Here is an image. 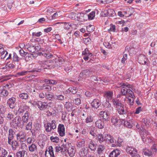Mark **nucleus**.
<instances>
[{
	"instance_id": "ea45409f",
	"label": "nucleus",
	"mask_w": 157,
	"mask_h": 157,
	"mask_svg": "<svg viewBox=\"0 0 157 157\" xmlns=\"http://www.w3.org/2000/svg\"><path fill=\"white\" fill-rule=\"evenodd\" d=\"M28 95L27 94L22 93L19 95V97L22 99H27L28 98Z\"/></svg>"
},
{
	"instance_id": "774afa93",
	"label": "nucleus",
	"mask_w": 157,
	"mask_h": 157,
	"mask_svg": "<svg viewBox=\"0 0 157 157\" xmlns=\"http://www.w3.org/2000/svg\"><path fill=\"white\" fill-rule=\"evenodd\" d=\"M74 102L75 105H78L81 103V100L79 98H77L75 99V100L74 101Z\"/></svg>"
},
{
	"instance_id": "a19ab883",
	"label": "nucleus",
	"mask_w": 157,
	"mask_h": 157,
	"mask_svg": "<svg viewBox=\"0 0 157 157\" xmlns=\"http://www.w3.org/2000/svg\"><path fill=\"white\" fill-rule=\"evenodd\" d=\"M151 143L152 144L151 149L153 152H156L157 151V147L156 145L155 144L154 141H152Z\"/></svg>"
},
{
	"instance_id": "13d9d810",
	"label": "nucleus",
	"mask_w": 157,
	"mask_h": 157,
	"mask_svg": "<svg viewBox=\"0 0 157 157\" xmlns=\"http://www.w3.org/2000/svg\"><path fill=\"white\" fill-rule=\"evenodd\" d=\"M19 57L15 53H13V60L15 61H18L19 60Z\"/></svg>"
},
{
	"instance_id": "6e6552de",
	"label": "nucleus",
	"mask_w": 157,
	"mask_h": 157,
	"mask_svg": "<svg viewBox=\"0 0 157 157\" xmlns=\"http://www.w3.org/2000/svg\"><path fill=\"white\" fill-rule=\"evenodd\" d=\"M104 15L105 17L109 16L113 17L115 15V13L114 10L113 9H109L105 11Z\"/></svg>"
},
{
	"instance_id": "4be33fe9",
	"label": "nucleus",
	"mask_w": 157,
	"mask_h": 157,
	"mask_svg": "<svg viewBox=\"0 0 157 157\" xmlns=\"http://www.w3.org/2000/svg\"><path fill=\"white\" fill-rule=\"evenodd\" d=\"M111 122L113 124L115 125H117L120 122L121 120L119 119V117H113L111 119Z\"/></svg>"
},
{
	"instance_id": "c756f323",
	"label": "nucleus",
	"mask_w": 157,
	"mask_h": 157,
	"mask_svg": "<svg viewBox=\"0 0 157 157\" xmlns=\"http://www.w3.org/2000/svg\"><path fill=\"white\" fill-rule=\"evenodd\" d=\"M44 81L48 84H49L52 85H56L57 83V81L56 80L52 79L50 80H47L46 79H44Z\"/></svg>"
},
{
	"instance_id": "603ef678",
	"label": "nucleus",
	"mask_w": 157,
	"mask_h": 157,
	"mask_svg": "<svg viewBox=\"0 0 157 157\" xmlns=\"http://www.w3.org/2000/svg\"><path fill=\"white\" fill-rule=\"evenodd\" d=\"M144 155L149 156L152 155V152L149 150H147L143 152Z\"/></svg>"
},
{
	"instance_id": "1a4fd4ad",
	"label": "nucleus",
	"mask_w": 157,
	"mask_h": 157,
	"mask_svg": "<svg viewBox=\"0 0 157 157\" xmlns=\"http://www.w3.org/2000/svg\"><path fill=\"white\" fill-rule=\"evenodd\" d=\"M29 151L31 153H35L37 151V148L36 145L34 143L28 146Z\"/></svg>"
},
{
	"instance_id": "e433bc0d",
	"label": "nucleus",
	"mask_w": 157,
	"mask_h": 157,
	"mask_svg": "<svg viewBox=\"0 0 157 157\" xmlns=\"http://www.w3.org/2000/svg\"><path fill=\"white\" fill-rule=\"evenodd\" d=\"M68 90L70 93L74 94H76L78 91L77 89L75 87H70L69 88Z\"/></svg>"
},
{
	"instance_id": "8fccbe9b",
	"label": "nucleus",
	"mask_w": 157,
	"mask_h": 157,
	"mask_svg": "<svg viewBox=\"0 0 157 157\" xmlns=\"http://www.w3.org/2000/svg\"><path fill=\"white\" fill-rule=\"evenodd\" d=\"M29 118L26 117L25 116H23L22 117V124L23 125L25 124L28 122Z\"/></svg>"
},
{
	"instance_id": "79ce46f5",
	"label": "nucleus",
	"mask_w": 157,
	"mask_h": 157,
	"mask_svg": "<svg viewBox=\"0 0 157 157\" xmlns=\"http://www.w3.org/2000/svg\"><path fill=\"white\" fill-rule=\"evenodd\" d=\"M25 151H19L16 154V157H24L25 155Z\"/></svg>"
},
{
	"instance_id": "37998d69",
	"label": "nucleus",
	"mask_w": 157,
	"mask_h": 157,
	"mask_svg": "<svg viewBox=\"0 0 157 157\" xmlns=\"http://www.w3.org/2000/svg\"><path fill=\"white\" fill-rule=\"evenodd\" d=\"M109 115L108 113L106 112L105 114L102 116L103 117L104 121H108L109 120Z\"/></svg>"
},
{
	"instance_id": "20e7f679",
	"label": "nucleus",
	"mask_w": 157,
	"mask_h": 157,
	"mask_svg": "<svg viewBox=\"0 0 157 157\" xmlns=\"http://www.w3.org/2000/svg\"><path fill=\"white\" fill-rule=\"evenodd\" d=\"M45 152V157H54V154L53 149L52 146H50L49 147Z\"/></svg>"
},
{
	"instance_id": "5fc2aeb1",
	"label": "nucleus",
	"mask_w": 157,
	"mask_h": 157,
	"mask_svg": "<svg viewBox=\"0 0 157 157\" xmlns=\"http://www.w3.org/2000/svg\"><path fill=\"white\" fill-rule=\"evenodd\" d=\"M95 16V13L92 12L90 13L88 15V17L89 19L92 20L93 19Z\"/></svg>"
},
{
	"instance_id": "680f3d73",
	"label": "nucleus",
	"mask_w": 157,
	"mask_h": 157,
	"mask_svg": "<svg viewBox=\"0 0 157 157\" xmlns=\"http://www.w3.org/2000/svg\"><path fill=\"white\" fill-rule=\"evenodd\" d=\"M42 34V33L40 32H39L37 33H35V32H33L32 33V36H35L36 37H39Z\"/></svg>"
},
{
	"instance_id": "0eeeda50",
	"label": "nucleus",
	"mask_w": 157,
	"mask_h": 157,
	"mask_svg": "<svg viewBox=\"0 0 157 157\" xmlns=\"http://www.w3.org/2000/svg\"><path fill=\"white\" fill-rule=\"evenodd\" d=\"M15 98L14 97H12L8 100L7 103L10 108H14L15 106Z\"/></svg>"
},
{
	"instance_id": "052dcab7",
	"label": "nucleus",
	"mask_w": 157,
	"mask_h": 157,
	"mask_svg": "<svg viewBox=\"0 0 157 157\" xmlns=\"http://www.w3.org/2000/svg\"><path fill=\"white\" fill-rule=\"evenodd\" d=\"M26 141L27 142L28 144H31L33 143L35 140H33V138L31 137H28L26 140Z\"/></svg>"
},
{
	"instance_id": "49530a36",
	"label": "nucleus",
	"mask_w": 157,
	"mask_h": 157,
	"mask_svg": "<svg viewBox=\"0 0 157 157\" xmlns=\"http://www.w3.org/2000/svg\"><path fill=\"white\" fill-rule=\"evenodd\" d=\"M32 128V122H29L25 126V129L27 130H31Z\"/></svg>"
},
{
	"instance_id": "864d4df0",
	"label": "nucleus",
	"mask_w": 157,
	"mask_h": 157,
	"mask_svg": "<svg viewBox=\"0 0 157 157\" xmlns=\"http://www.w3.org/2000/svg\"><path fill=\"white\" fill-rule=\"evenodd\" d=\"M51 140L53 142L57 143L59 141V139L57 136H52L50 137Z\"/></svg>"
},
{
	"instance_id": "6ab92c4d",
	"label": "nucleus",
	"mask_w": 157,
	"mask_h": 157,
	"mask_svg": "<svg viewBox=\"0 0 157 157\" xmlns=\"http://www.w3.org/2000/svg\"><path fill=\"white\" fill-rule=\"evenodd\" d=\"M100 105L101 103L98 99H94L91 103L92 106L94 108H98Z\"/></svg>"
},
{
	"instance_id": "aec40b11",
	"label": "nucleus",
	"mask_w": 157,
	"mask_h": 157,
	"mask_svg": "<svg viewBox=\"0 0 157 157\" xmlns=\"http://www.w3.org/2000/svg\"><path fill=\"white\" fill-rule=\"evenodd\" d=\"M136 149L131 147H128L126 148L127 153H129L132 155L136 153Z\"/></svg>"
},
{
	"instance_id": "2eb2a0df",
	"label": "nucleus",
	"mask_w": 157,
	"mask_h": 157,
	"mask_svg": "<svg viewBox=\"0 0 157 157\" xmlns=\"http://www.w3.org/2000/svg\"><path fill=\"white\" fill-rule=\"evenodd\" d=\"M88 153V151L85 148H82L79 151V155L80 157L86 156Z\"/></svg>"
},
{
	"instance_id": "f03ea898",
	"label": "nucleus",
	"mask_w": 157,
	"mask_h": 157,
	"mask_svg": "<svg viewBox=\"0 0 157 157\" xmlns=\"http://www.w3.org/2000/svg\"><path fill=\"white\" fill-rule=\"evenodd\" d=\"M113 96V92L111 91H107L104 95V97L106 99V107H111L110 103L109 101L111 100Z\"/></svg>"
},
{
	"instance_id": "7ed1b4c3",
	"label": "nucleus",
	"mask_w": 157,
	"mask_h": 157,
	"mask_svg": "<svg viewBox=\"0 0 157 157\" xmlns=\"http://www.w3.org/2000/svg\"><path fill=\"white\" fill-rule=\"evenodd\" d=\"M56 121L53 120L52 121L51 123L48 124L45 127L46 131L47 132H50L52 131V129H55L56 127Z\"/></svg>"
},
{
	"instance_id": "de8ad7c7",
	"label": "nucleus",
	"mask_w": 157,
	"mask_h": 157,
	"mask_svg": "<svg viewBox=\"0 0 157 157\" xmlns=\"http://www.w3.org/2000/svg\"><path fill=\"white\" fill-rule=\"evenodd\" d=\"M41 89L42 90H50L51 89V86L49 85H47L45 84L43 85V86L41 87Z\"/></svg>"
},
{
	"instance_id": "7c9ffc66",
	"label": "nucleus",
	"mask_w": 157,
	"mask_h": 157,
	"mask_svg": "<svg viewBox=\"0 0 157 157\" xmlns=\"http://www.w3.org/2000/svg\"><path fill=\"white\" fill-rule=\"evenodd\" d=\"M113 105L116 106V107H122V108L124 107V105H123L120 102L117 101H116L114 99H113Z\"/></svg>"
},
{
	"instance_id": "423d86ee",
	"label": "nucleus",
	"mask_w": 157,
	"mask_h": 157,
	"mask_svg": "<svg viewBox=\"0 0 157 157\" xmlns=\"http://www.w3.org/2000/svg\"><path fill=\"white\" fill-rule=\"evenodd\" d=\"M138 60L139 63L144 65L147 63V58L144 55H141L138 57Z\"/></svg>"
},
{
	"instance_id": "0e129e2a",
	"label": "nucleus",
	"mask_w": 157,
	"mask_h": 157,
	"mask_svg": "<svg viewBox=\"0 0 157 157\" xmlns=\"http://www.w3.org/2000/svg\"><path fill=\"white\" fill-rule=\"evenodd\" d=\"M127 59V54H124L123 55V58L122 59L121 62L123 63H125V61Z\"/></svg>"
},
{
	"instance_id": "9d476101",
	"label": "nucleus",
	"mask_w": 157,
	"mask_h": 157,
	"mask_svg": "<svg viewBox=\"0 0 157 157\" xmlns=\"http://www.w3.org/2000/svg\"><path fill=\"white\" fill-rule=\"evenodd\" d=\"M58 131L61 136H63L65 135V128L63 124H59L58 128Z\"/></svg>"
},
{
	"instance_id": "473e14b6",
	"label": "nucleus",
	"mask_w": 157,
	"mask_h": 157,
	"mask_svg": "<svg viewBox=\"0 0 157 157\" xmlns=\"http://www.w3.org/2000/svg\"><path fill=\"white\" fill-rule=\"evenodd\" d=\"M91 80L94 82L97 81V82L99 83L101 79L100 78L97 77L95 76H93L91 78Z\"/></svg>"
},
{
	"instance_id": "bf43d9fd",
	"label": "nucleus",
	"mask_w": 157,
	"mask_h": 157,
	"mask_svg": "<svg viewBox=\"0 0 157 157\" xmlns=\"http://www.w3.org/2000/svg\"><path fill=\"white\" fill-rule=\"evenodd\" d=\"M21 148L23 150L22 151H25V150H26L27 148V145L24 143H22L21 144Z\"/></svg>"
},
{
	"instance_id": "a878e982",
	"label": "nucleus",
	"mask_w": 157,
	"mask_h": 157,
	"mask_svg": "<svg viewBox=\"0 0 157 157\" xmlns=\"http://www.w3.org/2000/svg\"><path fill=\"white\" fill-rule=\"evenodd\" d=\"M38 108H47V105L46 102H43L41 101H39L37 103Z\"/></svg>"
},
{
	"instance_id": "58836bf2",
	"label": "nucleus",
	"mask_w": 157,
	"mask_h": 157,
	"mask_svg": "<svg viewBox=\"0 0 157 157\" xmlns=\"http://www.w3.org/2000/svg\"><path fill=\"white\" fill-rule=\"evenodd\" d=\"M72 25H73V24L68 22H65L64 25V28L66 30L69 29L71 26Z\"/></svg>"
},
{
	"instance_id": "dca6fc26",
	"label": "nucleus",
	"mask_w": 157,
	"mask_h": 157,
	"mask_svg": "<svg viewBox=\"0 0 157 157\" xmlns=\"http://www.w3.org/2000/svg\"><path fill=\"white\" fill-rule=\"evenodd\" d=\"M105 141L109 143H114V140L113 137L110 135L106 134L105 135Z\"/></svg>"
},
{
	"instance_id": "a211bd4d",
	"label": "nucleus",
	"mask_w": 157,
	"mask_h": 157,
	"mask_svg": "<svg viewBox=\"0 0 157 157\" xmlns=\"http://www.w3.org/2000/svg\"><path fill=\"white\" fill-rule=\"evenodd\" d=\"M14 132L12 129H10L9 131V135L8 136V143H10L11 140H12L13 138V135Z\"/></svg>"
},
{
	"instance_id": "bb28decb",
	"label": "nucleus",
	"mask_w": 157,
	"mask_h": 157,
	"mask_svg": "<svg viewBox=\"0 0 157 157\" xmlns=\"http://www.w3.org/2000/svg\"><path fill=\"white\" fill-rule=\"evenodd\" d=\"M89 147L91 151H94L96 149V145L92 140L90 141Z\"/></svg>"
},
{
	"instance_id": "4c0bfd02",
	"label": "nucleus",
	"mask_w": 157,
	"mask_h": 157,
	"mask_svg": "<svg viewBox=\"0 0 157 157\" xmlns=\"http://www.w3.org/2000/svg\"><path fill=\"white\" fill-rule=\"evenodd\" d=\"M85 140L84 139H82V140L78 142L77 144V146L78 147L81 148L82 147L84 146L85 145Z\"/></svg>"
},
{
	"instance_id": "412c9836",
	"label": "nucleus",
	"mask_w": 157,
	"mask_h": 157,
	"mask_svg": "<svg viewBox=\"0 0 157 157\" xmlns=\"http://www.w3.org/2000/svg\"><path fill=\"white\" fill-rule=\"evenodd\" d=\"M120 151L117 149L113 150L109 155L110 157H117L120 154Z\"/></svg>"
},
{
	"instance_id": "f8f14e48",
	"label": "nucleus",
	"mask_w": 157,
	"mask_h": 157,
	"mask_svg": "<svg viewBox=\"0 0 157 157\" xmlns=\"http://www.w3.org/2000/svg\"><path fill=\"white\" fill-rule=\"evenodd\" d=\"M95 124L96 127L102 129L104 127V122L101 119L97 120Z\"/></svg>"
},
{
	"instance_id": "393cba45",
	"label": "nucleus",
	"mask_w": 157,
	"mask_h": 157,
	"mask_svg": "<svg viewBox=\"0 0 157 157\" xmlns=\"http://www.w3.org/2000/svg\"><path fill=\"white\" fill-rule=\"evenodd\" d=\"M142 121V122L144 123L146 126L149 125L151 123V118L147 117L143 118Z\"/></svg>"
},
{
	"instance_id": "a18cd8bd",
	"label": "nucleus",
	"mask_w": 157,
	"mask_h": 157,
	"mask_svg": "<svg viewBox=\"0 0 157 157\" xmlns=\"http://www.w3.org/2000/svg\"><path fill=\"white\" fill-rule=\"evenodd\" d=\"M75 14L76 13H74L73 12H71L69 13L68 15V18H71L72 19L75 20Z\"/></svg>"
},
{
	"instance_id": "f257e3e1",
	"label": "nucleus",
	"mask_w": 157,
	"mask_h": 157,
	"mask_svg": "<svg viewBox=\"0 0 157 157\" xmlns=\"http://www.w3.org/2000/svg\"><path fill=\"white\" fill-rule=\"evenodd\" d=\"M53 61L50 60H47L46 61L44 60L43 61H40L39 62L41 66H39L38 68L36 67L33 68L31 70H29L28 71H22L20 72H18L17 75L19 76H23L25 75L28 74V73H34L35 72H39L41 71L42 69L41 67L42 66L44 67V69L46 68L47 67L50 68H52L53 67V65L51 64L53 63Z\"/></svg>"
},
{
	"instance_id": "338daca9",
	"label": "nucleus",
	"mask_w": 157,
	"mask_h": 157,
	"mask_svg": "<svg viewBox=\"0 0 157 157\" xmlns=\"http://www.w3.org/2000/svg\"><path fill=\"white\" fill-rule=\"evenodd\" d=\"M14 67V65L12 63H10L8 64H7L6 65V68L7 69H12Z\"/></svg>"
},
{
	"instance_id": "b1692460",
	"label": "nucleus",
	"mask_w": 157,
	"mask_h": 157,
	"mask_svg": "<svg viewBox=\"0 0 157 157\" xmlns=\"http://www.w3.org/2000/svg\"><path fill=\"white\" fill-rule=\"evenodd\" d=\"M7 154V152L5 149L0 147V157H5Z\"/></svg>"
},
{
	"instance_id": "c03bdc74",
	"label": "nucleus",
	"mask_w": 157,
	"mask_h": 157,
	"mask_svg": "<svg viewBox=\"0 0 157 157\" xmlns=\"http://www.w3.org/2000/svg\"><path fill=\"white\" fill-rule=\"evenodd\" d=\"M8 92L7 90H3L0 92V95L2 97H6L8 95Z\"/></svg>"
},
{
	"instance_id": "39448f33",
	"label": "nucleus",
	"mask_w": 157,
	"mask_h": 157,
	"mask_svg": "<svg viewBox=\"0 0 157 157\" xmlns=\"http://www.w3.org/2000/svg\"><path fill=\"white\" fill-rule=\"evenodd\" d=\"M21 118L19 117H16L12 120L11 124L12 125L19 127L21 126Z\"/></svg>"
},
{
	"instance_id": "cd10ccee",
	"label": "nucleus",
	"mask_w": 157,
	"mask_h": 157,
	"mask_svg": "<svg viewBox=\"0 0 157 157\" xmlns=\"http://www.w3.org/2000/svg\"><path fill=\"white\" fill-rule=\"evenodd\" d=\"M16 136L17 140L19 139L21 140L24 139L25 137V133L23 132H19V133L17 134Z\"/></svg>"
},
{
	"instance_id": "9b49d317",
	"label": "nucleus",
	"mask_w": 157,
	"mask_h": 157,
	"mask_svg": "<svg viewBox=\"0 0 157 157\" xmlns=\"http://www.w3.org/2000/svg\"><path fill=\"white\" fill-rule=\"evenodd\" d=\"M25 47L27 48L28 50L31 52L33 53L36 51V47L32 44H28L25 45Z\"/></svg>"
},
{
	"instance_id": "5701e85b",
	"label": "nucleus",
	"mask_w": 157,
	"mask_h": 157,
	"mask_svg": "<svg viewBox=\"0 0 157 157\" xmlns=\"http://www.w3.org/2000/svg\"><path fill=\"white\" fill-rule=\"evenodd\" d=\"M47 52H38L39 55L40 56H43L46 58H50L52 57V55L50 53H47Z\"/></svg>"
},
{
	"instance_id": "4468645a",
	"label": "nucleus",
	"mask_w": 157,
	"mask_h": 157,
	"mask_svg": "<svg viewBox=\"0 0 157 157\" xmlns=\"http://www.w3.org/2000/svg\"><path fill=\"white\" fill-rule=\"evenodd\" d=\"M90 75L88 70L86 69L82 71L80 74V76L82 78H85Z\"/></svg>"
},
{
	"instance_id": "2f4dec72",
	"label": "nucleus",
	"mask_w": 157,
	"mask_h": 157,
	"mask_svg": "<svg viewBox=\"0 0 157 157\" xmlns=\"http://www.w3.org/2000/svg\"><path fill=\"white\" fill-rule=\"evenodd\" d=\"M127 94H128L129 95L127 94L126 96V98H128L129 97L131 98H134L135 97L134 93L133 91L130 89H128Z\"/></svg>"
},
{
	"instance_id": "69168bd1",
	"label": "nucleus",
	"mask_w": 157,
	"mask_h": 157,
	"mask_svg": "<svg viewBox=\"0 0 157 157\" xmlns=\"http://www.w3.org/2000/svg\"><path fill=\"white\" fill-rule=\"evenodd\" d=\"M18 109L17 110H16V113L17 115H19L21 113L23 112L24 110L22 109Z\"/></svg>"
},
{
	"instance_id": "3c124183",
	"label": "nucleus",
	"mask_w": 157,
	"mask_h": 157,
	"mask_svg": "<svg viewBox=\"0 0 157 157\" xmlns=\"http://www.w3.org/2000/svg\"><path fill=\"white\" fill-rule=\"evenodd\" d=\"M54 98L58 100H64V96L60 94L58 95H55L54 97Z\"/></svg>"
},
{
	"instance_id": "f3484780",
	"label": "nucleus",
	"mask_w": 157,
	"mask_h": 157,
	"mask_svg": "<svg viewBox=\"0 0 157 157\" xmlns=\"http://www.w3.org/2000/svg\"><path fill=\"white\" fill-rule=\"evenodd\" d=\"M10 145L11 144L13 150L15 151L18 147L19 144L18 142L16 140H11L10 143H8Z\"/></svg>"
},
{
	"instance_id": "ddd939ff",
	"label": "nucleus",
	"mask_w": 157,
	"mask_h": 157,
	"mask_svg": "<svg viewBox=\"0 0 157 157\" xmlns=\"http://www.w3.org/2000/svg\"><path fill=\"white\" fill-rule=\"evenodd\" d=\"M84 15V14L83 13H76V19H75V20L82 21H83L84 20H85L83 18Z\"/></svg>"
},
{
	"instance_id": "c9c22d12",
	"label": "nucleus",
	"mask_w": 157,
	"mask_h": 157,
	"mask_svg": "<svg viewBox=\"0 0 157 157\" xmlns=\"http://www.w3.org/2000/svg\"><path fill=\"white\" fill-rule=\"evenodd\" d=\"M67 144L62 145L61 146H60V147H61V152H64L66 151H68V153H69V151L67 150Z\"/></svg>"
},
{
	"instance_id": "e2e57ef3",
	"label": "nucleus",
	"mask_w": 157,
	"mask_h": 157,
	"mask_svg": "<svg viewBox=\"0 0 157 157\" xmlns=\"http://www.w3.org/2000/svg\"><path fill=\"white\" fill-rule=\"evenodd\" d=\"M108 30L109 31L115 32L116 30V26L115 25H111L110 28Z\"/></svg>"
},
{
	"instance_id": "6e6d98bb",
	"label": "nucleus",
	"mask_w": 157,
	"mask_h": 157,
	"mask_svg": "<svg viewBox=\"0 0 157 157\" xmlns=\"http://www.w3.org/2000/svg\"><path fill=\"white\" fill-rule=\"evenodd\" d=\"M127 111L125 110L124 109H119L118 110V112L120 114H125L126 112Z\"/></svg>"
},
{
	"instance_id": "72a5a7b5",
	"label": "nucleus",
	"mask_w": 157,
	"mask_h": 157,
	"mask_svg": "<svg viewBox=\"0 0 157 157\" xmlns=\"http://www.w3.org/2000/svg\"><path fill=\"white\" fill-rule=\"evenodd\" d=\"M121 87L123 88L121 91V94L123 95H125L127 94L128 89L126 88L125 87H123V85H122Z\"/></svg>"
},
{
	"instance_id": "4d7b16f0",
	"label": "nucleus",
	"mask_w": 157,
	"mask_h": 157,
	"mask_svg": "<svg viewBox=\"0 0 157 157\" xmlns=\"http://www.w3.org/2000/svg\"><path fill=\"white\" fill-rule=\"evenodd\" d=\"M86 27L88 31L89 32H91L93 31L94 29V27L92 25H89Z\"/></svg>"
},
{
	"instance_id": "c85d7f7f",
	"label": "nucleus",
	"mask_w": 157,
	"mask_h": 157,
	"mask_svg": "<svg viewBox=\"0 0 157 157\" xmlns=\"http://www.w3.org/2000/svg\"><path fill=\"white\" fill-rule=\"evenodd\" d=\"M97 137L100 143H101L104 141H105V136L102 134H98L97 135Z\"/></svg>"
},
{
	"instance_id": "f704fd0d",
	"label": "nucleus",
	"mask_w": 157,
	"mask_h": 157,
	"mask_svg": "<svg viewBox=\"0 0 157 157\" xmlns=\"http://www.w3.org/2000/svg\"><path fill=\"white\" fill-rule=\"evenodd\" d=\"M124 126L129 128H131L132 126V122L130 121H124Z\"/></svg>"
},
{
	"instance_id": "09e8293b",
	"label": "nucleus",
	"mask_w": 157,
	"mask_h": 157,
	"mask_svg": "<svg viewBox=\"0 0 157 157\" xmlns=\"http://www.w3.org/2000/svg\"><path fill=\"white\" fill-rule=\"evenodd\" d=\"M104 149L105 147L104 146L99 145L97 150L98 153L99 154L101 153Z\"/></svg>"
}]
</instances>
